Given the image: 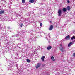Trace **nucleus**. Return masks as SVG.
<instances>
[{
    "label": "nucleus",
    "mask_w": 75,
    "mask_h": 75,
    "mask_svg": "<svg viewBox=\"0 0 75 75\" xmlns=\"http://www.w3.org/2000/svg\"><path fill=\"white\" fill-rule=\"evenodd\" d=\"M58 16H61V14H62V11L61 9H59L58 10Z\"/></svg>",
    "instance_id": "f257e3e1"
},
{
    "label": "nucleus",
    "mask_w": 75,
    "mask_h": 75,
    "mask_svg": "<svg viewBox=\"0 0 75 75\" xmlns=\"http://www.w3.org/2000/svg\"><path fill=\"white\" fill-rule=\"evenodd\" d=\"M53 28L54 26H53L52 25H51L49 28V30L50 31H51V30H52V29H53Z\"/></svg>",
    "instance_id": "f03ea898"
},
{
    "label": "nucleus",
    "mask_w": 75,
    "mask_h": 75,
    "mask_svg": "<svg viewBox=\"0 0 75 75\" xmlns=\"http://www.w3.org/2000/svg\"><path fill=\"white\" fill-rule=\"evenodd\" d=\"M41 66V64L40 63H38L37 64V65L36 66V69H38L39 67H40Z\"/></svg>",
    "instance_id": "7ed1b4c3"
},
{
    "label": "nucleus",
    "mask_w": 75,
    "mask_h": 75,
    "mask_svg": "<svg viewBox=\"0 0 75 75\" xmlns=\"http://www.w3.org/2000/svg\"><path fill=\"white\" fill-rule=\"evenodd\" d=\"M59 49L61 51H62V52H64V48H63L62 47H59Z\"/></svg>",
    "instance_id": "20e7f679"
},
{
    "label": "nucleus",
    "mask_w": 75,
    "mask_h": 75,
    "mask_svg": "<svg viewBox=\"0 0 75 75\" xmlns=\"http://www.w3.org/2000/svg\"><path fill=\"white\" fill-rule=\"evenodd\" d=\"M44 58H45V56H42L41 58L42 61H44Z\"/></svg>",
    "instance_id": "39448f33"
},
{
    "label": "nucleus",
    "mask_w": 75,
    "mask_h": 75,
    "mask_svg": "<svg viewBox=\"0 0 75 75\" xmlns=\"http://www.w3.org/2000/svg\"><path fill=\"white\" fill-rule=\"evenodd\" d=\"M52 48V47L50 46H49L47 48V50H51Z\"/></svg>",
    "instance_id": "423d86ee"
},
{
    "label": "nucleus",
    "mask_w": 75,
    "mask_h": 75,
    "mask_svg": "<svg viewBox=\"0 0 75 75\" xmlns=\"http://www.w3.org/2000/svg\"><path fill=\"white\" fill-rule=\"evenodd\" d=\"M62 10L64 11V12H66V11H67V9L65 8H63Z\"/></svg>",
    "instance_id": "0eeeda50"
},
{
    "label": "nucleus",
    "mask_w": 75,
    "mask_h": 75,
    "mask_svg": "<svg viewBox=\"0 0 75 75\" xmlns=\"http://www.w3.org/2000/svg\"><path fill=\"white\" fill-rule=\"evenodd\" d=\"M4 10L0 11V14H3V13H4Z\"/></svg>",
    "instance_id": "6e6552de"
},
{
    "label": "nucleus",
    "mask_w": 75,
    "mask_h": 75,
    "mask_svg": "<svg viewBox=\"0 0 75 75\" xmlns=\"http://www.w3.org/2000/svg\"><path fill=\"white\" fill-rule=\"evenodd\" d=\"M72 42H70L69 44L68 45V47H71V46L72 45Z\"/></svg>",
    "instance_id": "1a4fd4ad"
},
{
    "label": "nucleus",
    "mask_w": 75,
    "mask_h": 75,
    "mask_svg": "<svg viewBox=\"0 0 75 75\" xmlns=\"http://www.w3.org/2000/svg\"><path fill=\"white\" fill-rule=\"evenodd\" d=\"M51 59L52 60V61H55V59L54 58V57L52 56L51 57Z\"/></svg>",
    "instance_id": "9d476101"
},
{
    "label": "nucleus",
    "mask_w": 75,
    "mask_h": 75,
    "mask_svg": "<svg viewBox=\"0 0 75 75\" xmlns=\"http://www.w3.org/2000/svg\"><path fill=\"white\" fill-rule=\"evenodd\" d=\"M70 37V36L68 35L67 36H66L65 38V39H67V38H68Z\"/></svg>",
    "instance_id": "9b49d317"
},
{
    "label": "nucleus",
    "mask_w": 75,
    "mask_h": 75,
    "mask_svg": "<svg viewBox=\"0 0 75 75\" xmlns=\"http://www.w3.org/2000/svg\"><path fill=\"white\" fill-rule=\"evenodd\" d=\"M67 9L68 10H71V7L70 6H68L67 7Z\"/></svg>",
    "instance_id": "f8f14e48"
},
{
    "label": "nucleus",
    "mask_w": 75,
    "mask_h": 75,
    "mask_svg": "<svg viewBox=\"0 0 75 75\" xmlns=\"http://www.w3.org/2000/svg\"><path fill=\"white\" fill-rule=\"evenodd\" d=\"M29 2H30V3H34V0H30Z\"/></svg>",
    "instance_id": "ddd939ff"
},
{
    "label": "nucleus",
    "mask_w": 75,
    "mask_h": 75,
    "mask_svg": "<svg viewBox=\"0 0 75 75\" xmlns=\"http://www.w3.org/2000/svg\"><path fill=\"white\" fill-rule=\"evenodd\" d=\"M71 39L72 40H73V39H75V37L73 36V37L71 38Z\"/></svg>",
    "instance_id": "4468645a"
},
{
    "label": "nucleus",
    "mask_w": 75,
    "mask_h": 75,
    "mask_svg": "<svg viewBox=\"0 0 75 75\" xmlns=\"http://www.w3.org/2000/svg\"><path fill=\"white\" fill-rule=\"evenodd\" d=\"M26 60L27 62H30V60L29 59H27Z\"/></svg>",
    "instance_id": "2eb2a0df"
},
{
    "label": "nucleus",
    "mask_w": 75,
    "mask_h": 75,
    "mask_svg": "<svg viewBox=\"0 0 75 75\" xmlns=\"http://www.w3.org/2000/svg\"><path fill=\"white\" fill-rule=\"evenodd\" d=\"M23 24L21 23V24L20 25V27H23Z\"/></svg>",
    "instance_id": "dca6fc26"
},
{
    "label": "nucleus",
    "mask_w": 75,
    "mask_h": 75,
    "mask_svg": "<svg viewBox=\"0 0 75 75\" xmlns=\"http://www.w3.org/2000/svg\"><path fill=\"white\" fill-rule=\"evenodd\" d=\"M40 27H42V23H40Z\"/></svg>",
    "instance_id": "f3484780"
},
{
    "label": "nucleus",
    "mask_w": 75,
    "mask_h": 75,
    "mask_svg": "<svg viewBox=\"0 0 75 75\" xmlns=\"http://www.w3.org/2000/svg\"><path fill=\"white\" fill-rule=\"evenodd\" d=\"M22 2L23 3H25V0H22Z\"/></svg>",
    "instance_id": "a211bd4d"
},
{
    "label": "nucleus",
    "mask_w": 75,
    "mask_h": 75,
    "mask_svg": "<svg viewBox=\"0 0 75 75\" xmlns=\"http://www.w3.org/2000/svg\"><path fill=\"white\" fill-rule=\"evenodd\" d=\"M73 57H75V53H74L73 54Z\"/></svg>",
    "instance_id": "6ab92c4d"
},
{
    "label": "nucleus",
    "mask_w": 75,
    "mask_h": 75,
    "mask_svg": "<svg viewBox=\"0 0 75 75\" xmlns=\"http://www.w3.org/2000/svg\"><path fill=\"white\" fill-rule=\"evenodd\" d=\"M67 3H69V2H70V1H69V0H67Z\"/></svg>",
    "instance_id": "aec40b11"
},
{
    "label": "nucleus",
    "mask_w": 75,
    "mask_h": 75,
    "mask_svg": "<svg viewBox=\"0 0 75 75\" xmlns=\"http://www.w3.org/2000/svg\"><path fill=\"white\" fill-rule=\"evenodd\" d=\"M60 46L61 47H62V45L60 44Z\"/></svg>",
    "instance_id": "412c9836"
},
{
    "label": "nucleus",
    "mask_w": 75,
    "mask_h": 75,
    "mask_svg": "<svg viewBox=\"0 0 75 75\" xmlns=\"http://www.w3.org/2000/svg\"><path fill=\"white\" fill-rule=\"evenodd\" d=\"M8 28L10 29V27H8Z\"/></svg>",
    "instance_id": "4be33fe9"
}]
</instances>
